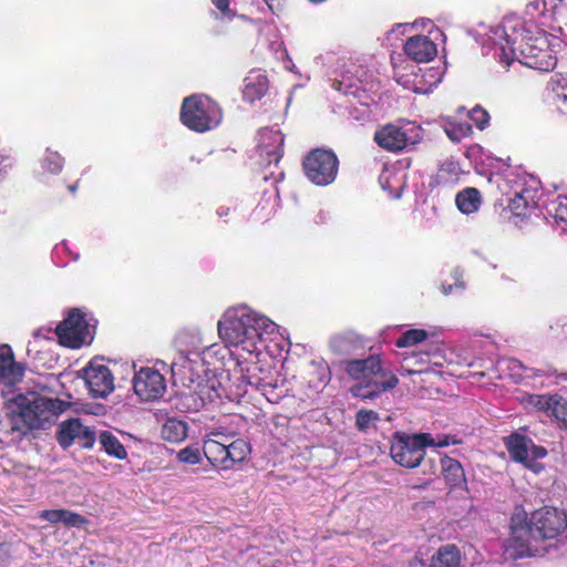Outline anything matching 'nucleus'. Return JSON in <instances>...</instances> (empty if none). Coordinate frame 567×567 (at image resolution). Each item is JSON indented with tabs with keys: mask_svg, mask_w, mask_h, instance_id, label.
<instances>
[{
	"mask_svg": "<svg viewBox=\"0 0 567 567\" xmlns=\"http://www.w3.org/2000/svg\"><path fill=\"white\" fill-rule=\"evenodd\" d=\"M460 443L461 440L450 434H441L434 437L430 433L408 435L398 432L393 435L390 454L396 464L406 468H414L423 461L426 446L445 447Z\"/></svg>",
	"mask_w": 567,
	"mask_h": 567,
	"instance_id": "obj_5",
	"label": "nucleus"
},
{
	"mask_svg": "<svg viewBox=\"0 0 567 567\" xmlns=\"http://www.w3.org/2000/svg\"><path fill=\"white\" fill-rule=\"evenodd\" d=\"M177 460L187 465H195L202 461V452L197 446H186L177 453Z\"/></svg>",
	"mask_w": 567,
	"mask_h": 567,
	"instance_id": "obj_37",
	"label": "nucleus"
},
{
	"mask_svg": "<svg viewBox=\"0 0 567 567\" xmlns=\"http://www.w3.org/2000/svg\"><path fill=\"white\" fill-rule=\"evenodd\" d=\"M20 412L19 416L27 425L28 429H44L51 425L59 414L64 412L69 403L31 394L20 399Z\"/></svg>",
	"mask_w": 567,
	"mask_h": 567,
	"instance_id": "obj_6",
	"label": "nucleus"
},
{
	"mask_svg": "<svg viewBox=\"0 0 567 567\" xmlns=\"http://www.w3.org/2000/svg\"><path fill=\"white\" fill-rule=\"evenodd\" d=\"M75 188H76L75 186H71L70 190L73 193V192H75Z\"/></svg>",
	"mask_w": 567,
	"mask_h": 567,
	"instance_id": "obj_50",
	"label": "nucleus"
},
{
	"mask_svg": "<svg viewBox=\"0 0 567 567\" xmlns=\"http://www.w3.org/2000/svg\"><path fill=\"white\" fill-rule=\"evenodd\" d=\"M250 452L249 444L244 440H235L227 442V461L228 468L234 464L243 462Z\"/></svg>",
	"mask_w": 567,
	"mask_h": 567,
	"instance_id": "obj_33",
	"label": "nucleus"
},
{
	"mask_svg": "<svg viewBox=\"0 0 567 567\" xmlns=\"http://www.w3.org/2000/svg\"><path fill=\"white\" fill-rule=\"evenodd\" d=\"M217 330L226 347L252 355L259 353L265 337L277 332V324L246 306H238L224 312Z\"/></svg>",
	"mask_w": 567,
	"mask_h": 567,
	"instance_id": "obj_2",
	"label": "nucleus"
},
{
	"mask_svg": "<svg viewBox=\"0 0 567 567\" xmlns=\"http://www.w3.org/2000/svg\"><path fill=\"white\" fill-rule=\"evenodd\" d=\"M460 167L454 162H446L440 168V177L445 178L446 181H455L457 179Z\"/></svg>",
	"mask_w": 567,
	"mask_h": 567,
	"instance_id": "obj_41",
	"label": "nucleus"
},
{
	"mask_svg": "<svg viewBox=\"0 0 567 567\" xmlns=\"http://www.w3.org/2000/svg\"><path fill=\"white\" fill-rule=\"evenodd\" d=\"M99 439L101 445L109 455H112L118 460L126 457L127 453L125 447L114 434L109 431H103L101 432Z\"/></svg>",
	"mask_w": 567,
	"mask_h": 567,
	"instance_id": "obj_31",
	"label": "nucleus"
},
{
	"mask_svg": "<svg viewBox=\"0 0 567 567\" xmlns=\"http://www.w3.org/2000/svg\"><path fill=\"white\" fill-rule=\"evenodd\" d=\"M404 53L413 61L425 63L432 61L437 54V47L426 35H413L404 43Z\"/></svg>",
	"mask_w": 567,
	"mask_h": 567,
	"instance_id": "obj_19",
	"label": "nucleus"
},
{
	"mask_svg": "<svg viewBox=\"0 0 567 567\" xmlns=\"http://www.w3.org/2000/svg\"><path fill=\"white\" fill-rule=\"evenodd\" d=\"M265 2L274 13H278L284 8V0H265Z\"/></svg>",
	"mask_w": 567,
	"mask_h": 567,
	"instance_id": "obj_46",
	"label": "nucleus"
},
{
	"mask_svg": "<svg viewBox=\"0 0 567 567\" xmlns=\"http://www.w3.org/2000/svg\"><path fill=\"white\" fill-rule=\"evenodd\" d=\"M44 168L51 173H59L62 168V158L58 154H50L44 159Z\"/></svg>",
	"mask_w": 567,
	"mask_h": 567,
	"instance_id": "obj_43",
	"label": "nucleus"
},
{
	"mask_svg": "<svg viewBox=\"0 0 567 567\" xmlns=\"http://www.w3.org/2000/svg\"><path fill=\"white\" fill-rule=\"evenodd\" d=\"M379 421V415L377 412L371 410H360L357 413V426L361 431H368L371 427L375 426V423Z\"/></svg>",
	"mask_w": 567,
	"mask_h": 567,
	"instance_id": "obj_36",
	"label": "nucleus"
},
{
	"mask_svg": "<svg viewBox=\"0 0 567 567\" xmlns=\"http://www.w3.org/2000/svg\"><path fill=\"white\" fill-rule=\"evenodd\" d=\"M553 401V394H532L525 393L519 396V403L523 409L529 413L543 412L548 414L550 404Z\"/></svg>",
	"mask_w": 567,
	"mask_h": 567,
	"instance_id": "obj_28",
	"label": "nucleus"
},
{
	"mask_svg": "<svg viewBox=\"0 0 567 567\" xmlns=\"http://www.w3.org/2000/svg\"><path fill=\"white\" fill-rule=\"evenodd\" d=\"M227 441L228 439L224 434L212 432L203 445V452L207 460L214 466H219L224 470L228 468Z\"/></svg>",
	"mask_w": 567,
	"mask_h": 567,
	"instance_id": "obj_20",
	"label": "nucleus"
},
{
	"mask_svg": "<svg viewBox=\"0 0 567 567\" xmlns=\"http://www.w3.org/2000/svg\"><path fill=\"white\" fill-rule=\"evenodd\" d=\"M56 439L63 449L74 443L83 449H91L95 442V433L79 419H70L60 424Z\"/></svg>",
	"mask_w": 567,
	"mask_h": 567,
	"instance_id": "obj_16",
	"label": "nucleus"
},
{
	"mask_svg": "<svg viewBox=\"0 0 567 567\" xmlns=\"http://www.w3.org/2000/svg\"><path fill=\"white\" fill-rule=\"evenodd\" d=\"M346 371L357 381L351 388L353 396L373 399L382 392L398 385V378L381 365L378 355H371L363 360H351L346 363Z\"/></svg>",
	"mask_w": 567,
	"mask_h": 567,
	"instance_id": "obj_4",
	"label": "nucleus"
},
{
	"mask_svg": "<svg viewBox=\"0 0 567 567\" xmlns=\"http://www.w3.org/2000/svg\"><path fill=\"white\" fill-rule=\"evenodd\" d=\"M566 527V514L553 507L539 508L528 518L516 515L512 518L504 554L511 559L544 555Z\"/></svg>",
	"mask_w": 567,
	"mask_h": 567,
	"instance_id": "obj_1",
	"label": "nucleus"
},
{
	"mask_svg": "<svg viewBox=\"0 0 567 567\" xmlns=\"http://www.w3.org/2000/svg\"><path fill=\"white\" fill-rule=\"evenodd\" d=\"M506 446L513 460L524 464L534 473H539L544 468L538 461L547 455V451L543 446L535 445L530 439L514 434L507 439Z\"/></svg>",
	"mask_w": 567,
	"mask_h": 567,
	"instance_id": "obj_13",
	"label": "nucleus"
},
{
	"mask_svg": "<svg viewBox=\"0 0 567 567\" xmlns=\"http://www.w3.org/2000/svg\"><path fill=\"white\" fill-rule=\"evenodd\" d=\"M318 381L310 380V385L315 389L323 388L330 380V372L327 365L318 367Z\"/></svg>",
	"mask_w": 567,
	"mask_h": 567,
	"instance_id": "obj_42",
	"label": "nucleus"
},
{
	"mask_svg": "<svg viewBox=\"0 0 567 567\" xmlns=\"http://www.w3.org/2000/svg\"><path fill=\"white\" fill-rule=\"evenodd\" d=\"M187 432L188 426L185 421L169 417L162 425L161 436L167 442L179 443L187 437Z\"/></svg>",
	"mask_w": 567,
	"mask_h": 567,
	"instance_id": "obj_26",
	"label": "nucleus"
},
{
	"mask_svg": "<svg viewBox=\"0 0 567 567\" xmlns=\"http://www.w3.org/2000/svg\"><path fill=\"white\" fill-rule=\"evenodd\" d=\"M93 330L94 328L90 327L84 316L74 309L58 324L55 332L62 346L78 349L91 343Z\"/></svg>",
	"mask_w": 567,
	"mask_h": 567,
	"instance_id": "obj_11",
	"label": "nucleus"
},
{
	"mask_svg": "<svg viewBox=\"0 0 567 567\" xmlns=\"http://www.w3.org/2000/svg\"><path fill=\"white\" fill-rule=\"evenodd\" d=\"M528 202L525 199L523 194H516L511 200L509 207L515 214L522 215L523 210L527 208Z\"/></svg>",
	"mask_w": 567,
	"mask_h": 567,
	"instance_id": "obj_44",
	"label": "nucleus"
},
{
	"mask_svg": "<svg viewBox=\"0 0 567 567\" xmlns=\"http://www.w3.org/2000/svg\"><path fill=\"white\" fill-rule=\"evenodd\" d=\"M181 121L189 130L205 132L220 123L221 111L208 96L192 95L183 101Z\"/></svg>",
	"mask_w": 567,
	"mask_h": 567,
	"instance_id": "obj_7",
	"label": "nucleus"
},
{
	"mask_svg": "<svg viewBox=\"0 0 567 567\" xmlns=\"http://www.w3.org/2000/svg\"><path fill=\"white\" fill-rule=\"evenodd\" d=\"M547 416L554 417L567 427V401L557 394H553Z\"/></svg>",
	"mask_w": 567,
	"mask_h": 567,
	"instance_id": "obj_35",
	"label": "nucleus"
},
{
	"mask_svg": "<svg viewBox=\"0 0 567 567\" xmlns=\"http://www.w3.org/2000/svg\"><path fill=\"white\" fill-rule=\"evenodd\" d=\"M374 140L380 147L398 152L419 143L422 140V130L411 122L401 126L389 124L375 133Z\"/></svg>",
	"mask_w": 567,
	"mask_h": 567,
	"instance_id": "obj_10",
	"label": "nucleus"
},
{
	"mask_svg": "<svg viewBox=\"0 0 567 567\" xmlns=\"http://www.w3.org/2000/svg\"><path fill=\"white\" fill-rule=\"evenodd\" d=\"M461 550L453 544L441 546L431 557L430 567H461Z\"/></svg>",
	"mask_w": 567,
	"mask_h": 567,
	"instance_id": "obj_24",
	"label": "nucleus"
},
{
	"mask_svg": "<svg viewBox=\"0 0 567 567\" xmlns=\"http://www.w3.org/2000/svg\"><path fill=\"white\" fill-rule=\"evenodd\" d=\"M244 99L254 102L261 99L268 90V79L260 70H252L244 80Z\"/></svg>",
	"mask_w": 567,
	"mask_h": 567,
	"instance_id": "obj_22",
	"label": "nucleus"
},
{
	"mask_svg": "<svg viewBox=\"0 0 567 567\" xmlns=\"http://www.w3.org/2000/svg\"><path fill=\"white\" fill-rule=\"evenodd\" d=\"M455 202L462 213L472 214L481 206V194L476 188H465L457 194Z\"/></svg>",
	"mask_w": 567,
	"mask_h": 567,
	"instance_id": "obj_30",
	"label": "nucleus"
},
{
	"mask_svg": "<svg viewBox=\"0 0 567 567\" xmlns=\"http://www.w3.org/2000/svg\"><path fill=\"white\" fill-rule=\"evenodd\" d=\"M553 90L560 107L567 111V76L560 75L555 81Z\"/></svg>",
	"mask_w": 567,
	"mask_h": 567,
	"instance_id": "obj_39",
	"label": "nucleus"
},
{
	"mask_svg": "<svg viewBox=\"0 0 567 567\" xmlns=\"http://www.w3.org/2000/svg\"><path fill=\"white\" fill-rule=\"evenodd\" d=\"M390 172L385 171L383 172V174L380 176V183L382 185L383 188H386L388 187V184H389V179H390Z\"/></svg>",
	"mask_w": 567,
	"mask_h": 567,
	"instance_id": "obj_47",
	"label": "nucleus"
},
{
	"mask_svg": "<svg viewBox=\"0 0 567 567\" xmlns=\"http://www.w3.org/2000/svg\"><path fill=\"white\" fill-rule=\"evenodd\" d=\"M451 291H452V286H449V288H445V287H444V293H445V295L451 293Z\"/></svg>",
	"mask_w": 567,
	"mask_h": 567,
	"instance_id": "obj_49",
	"label": "nucleus"
},
{
	"mask_svg": "<svg viewBox=\"0 0 567 567\" xmlns=\"http://www.w3.org/2000/svg\"><path fill=\"white\" fill-rule=\"evenodd\" d=\"M227 383L224 384L216 375L207 378L197 385V394L202 404L213 403L216 400L227 398L234 400L239 396V391H236L230 372L225 375Z\"/></svg>",
	"mask_w": 567,
	"mask_h": 567,
	"instance_id": "obj_17",
	"label": "nucleus"
},
{
	"mask_svg": "<svg viewBox=\"0 0 567 567\" xmlns=\"http://www.w3.org/2000/svg\"><path fill=\"white\" fill-rule=\"evenodd\" d=\"M175 342L182 350L189 351L197 349L203 340L198 329H187L177 334Z\"/></svg>",
	"mask_w": 567,
	"mask_h": 567,
	"instance_id": "obj_34",
	"label": "nucleus"
},
{
	"mask_svg": "<svg viewBox=\"0 0 567 567\" xmlns=\"http://www.w3.org/2000/svg\"><path fill=\"white\" fill-rule=\"evenodd\" d=\"M23 373L24 369L14 361L10 347L3 346L0 351V381L13 385L22 380Z\"/></svg>",
	"mask_w": 567,
	"mask_h": 567,
	"instance_id": "obj_21",
	"label": "nucleus"
},
{
	"mask_svg": "<svg viewBox=\"0 0 567 567\" xmlns=\"http://www.w3.org/2000/svg\"><path fill=\"white\" fill-rule=\"evenodd\" d=\"M306 176L313 184L326 186L331 184L338 173V158L331 151L315 150L303 159Z\"/></svg>",
	"mask_w": 567,
	"mask_h": 567,
	"instance_id": "obj_9",
	"label": "nucleus"
},
{
	"mask_svg": "<svg viewBox=\"0 0 567 567\" xmlns=\"http://www.w3.org/2000/svg\"><path fill=\"white\" fill-rule=\"evenodd\" d=\"M430 336H432V333L424 329H409L395 341V346L398 348L415 347L426 341Z\"/></svg>",
	"mask_w": 567,
	"mask_h": 567,
	"instance_id": "obj_32",
	"label": "nucleus"
},
{
	"mask_svg": "<svg viewBox=\"0 0 567 567\" xmlns=\"http://www.w3.org/2000/svg\"><path fill=\"white\" fill-rule=\"evenodd\" d=\"M506 446L513 460L524 464L534 473H539L544 468L538 461L547 455V451L543 446L535 445L530 439L514 434L507 439Z\"/></svg>",
	"mask_w": 567,
	"mask_h": 567,
	"instance_id": "obj_12",
	"label": "nucleus"
},
{
	"mask_svg": "<svg viewBox=\"0 0 567 567\" xmlns=\"http://www.w3.org/2000/svg\"><path fill=\"white\" fill-rule=\"evenodd\" d=\"M493 42L501 52V60L509 64L515 59L528 68L549 71L556 65V58L553 54L551 35L543 30H525L517 38L512 39L504 27H497L493 31Z\"/></svg>",
	"mask_w": 567,
	"mask_h": 567,
	"instance_id": "obj_3",
	"label": "nucleus"
},
{
	"mask_svg": "<svg viewBox=\"0 0 567 567\" xmlns=\"http://www.w3.org/2000/svg\"><path fill=\"white\" fill-rule=\"evenodd\" d=\"M446 135L453 141L458 142L463 137L468 136L472 132V127L468 123H458L451 124L450 126H445Z\"/></svg>",
	"mask_w": 567,
	"mask_h": 567,
	"instance_id": "obj_38",
	"label": "nucleus"
},
{
	"mask_svg": "<svg viewBox=\"0 0 567 567\" xmlns=\"http://www.w3.org/2000/svg\"><path fill=\"white\" fill-rule=\"evenodd\" d=\"M258 354L249 355L243 361L237 360L230 372L236 391H239V396L247 391L248 385L262 390L265 395H267L268 389L272 390L279 385L278 381L274 380L270 371L265 370L256 360Z\"/></svg>",
	"mask_w": 567,
	"mask_h": 567,
	"instance_id": "obj_8",
	"label": "nucleus"
},
{
	"mask_svg": "<svg viewBox=\"0 0 567 567\" xmlns=\"http://www.w3.org/2000/svg\"><path fill=\"white\" fill-rule=\"evenodd\" d=\"M284 136L279 130L262 128L258 133L257 151L261 159L270 165L282 156Z\"/></svg>",
	"mask_w": 567,
	"mask_h": 567,
	"instance_id": "obj_18",
	"label": "nucleus"
},
{
	"mask_svg": "<svg viewBox=\"0 0 567 567\" xmlns=\"http://www.w3.org/2000/svg\"><path fill=\"white\" fill-rule=\"evenodd\" d=\"M212 2L223 14H225V16L231 14L228 0H212Z\"/></svg>",
	"mask_w": 567,
	"mask_h": 567,
	"instance_id": "obj_45",
	"label": "nucleus"
},
{
	"mask_svg": "<svg viewBox=\"0 0 567 567\" xmlns=\"http://www.w3.org/2000/svg\"><path fill=\"white\" fill-rule=\"evenodd\" d=\"M468 116L480 130L485 128L486 124L488 123V118H489L488 113L480 106L474 107L470 112Z\"/></svg>",
	"mask_w": 567,
	"mask_h": 567,
	"instance_id": "obj_40",
	"label": "nucleus"
},
{
	"mask_svg": "<svg viewBox=\"0 0 567 567\" xmlns=\"http://www.w3.org/2000/svg\"><path fill=\"white\" fill-rule=\"evenodd\" d=\"M331 350L340 355H350L362 349V342L352 332L336 334L330 341Z\"/></svg>",
	"mask_w": 567,
	"mask_h": 567,
	"instance_id": "obj_25",
	"label": "nucleus"
},
{
	"mask_svg": "<svg viewBox=\"0 0 567 567\" xmlns=\"http://www.w3.org/2000/svg\"><path fill=\"white\" fill-rule=\"evenodd\" d=\"M133 388L137 396L144 401H155L166 392L164 373L155 367L141 368L133 378Z\"/></svg>",
	"mask_w": 567,
	"mask_h": 567,
	"instance_id": "obj_14",
	"label": "nucleus"
},
{
	"mask_svg": "<svg viewBox=\"0 0 567 567\" xmlns=\"http://www.w3.org/2000/svg\"><path fill=\"white\" fill-rule=\"evenodd\" d=\"M82 378L89 394L94 398H106L114 390V377L107 365L100 361H91L83 370Z\"/></svg>",
	"mask_w": 567,
	"mask_h": 567,
	"instance_id": "obj_15",
	"label": "nucleus"
},
{
	"mask_svg": "<svg viewBox=\"0 0 567 567\" xmlns=\"http://www.w3.org/2000/svg\"><path fill=\"white\" fill-rule=\"evenodd\" d=\"M426 357V353L404 352L402 354L401 374L412 375L423 373L425 371L424 365L427 362Z\"/></svg>",
	"mask_w": 567,
	"mask_h": 567,
	"instance_id": "obj_29",
	"label": "nucleus"
},
{
	"mask_svg": "<svg viewBox=\"0 0 567 567\" xmlns=\"http://www.w3.org/2000/svg\"><path fill=\"white\" fill-rule=\"evenodd\" d=\"M409 28V24H398L395 29L391 31V33H394L396 31H401L402 33Z\"/></svg>",
	"mask_w": 567,
	"mask_h": 567,
	"instance_id": "obj_48",
	"label": "nucleus"
},
{
	"mask_svg": "<svg viewBox=\"0 0 567 567\" xmlns=\"http://www.w3.org/2000/svg\"><path fill=\"white\" fill-rule=\"evenodd\" d=\"M441 466L442 474L450 486L458 487L465 483V474L458 461L443 456L441 458Z\"/></svg>",
	"mask_w": 567,
	"mask_h": 567,
	"instance_id": "obj_27",
	"label": "nucleus"
},
{
	"mask_svg": "<svg viewBox=\"0 0 567 567\" xmlns=\"http://www.w3.org/2000/svg\"><path fill=\"white\" fill-rule=\"evenodd\" d=\"M39 517L52 524L62 523L68 527H81L86 524V519L69 509H45L40 512Z\"/></svg>",
	"mask_w": 567,
	"mask_h": 567,
	"instance_id": "obj_23",
	"label": "nucleus"
}]
</instances>
